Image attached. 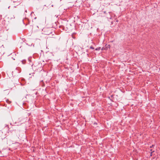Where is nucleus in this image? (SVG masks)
I'll use <instances>...</instances> for the list:
<instances>
[{"mask_svg": "<svg viewBox=\"0 0 160 160\" xmlns=\"http://www.w3.org/2000/svg\"><path fill=\"white\" fill-rule=\"evenodd\" d=\"M42 31L44 34L45 35H49L52 33V31L50 28H44L42 29Z\"/></svg>", "mask_w": 160, "mask_h": 160, "instance_id": "1", "label": "nucleus"}, {"mask_svg": "<svg viewBox=\"0 0 160 160\" xmlns=\"http://www.w3.org/2000/svg\"><path fill=\"white\" fill-rule=\"evenodd\" d=\"M15 126V125L14 126ZM8 128V131L10 132H12L13 131H15V128L14 127V126L12 125V126L10 128H9L8 126H7Z\"/></svg>", "mask_w": 160, "mask_h": 160, "instance_id": "2", "label": "nucleus"}, {"mask_svg": "<svg viewBox=\"0 0 160 160\" xmlns=\"http://www.w3.org/2000/svg\"><path fill=\"white\" fill-rule=\"evenodd\" d=\"M21 71V69L20 68L18 67H17L14 72L16 73H19Z\"/></svg>", "mask_w": 160, "mask_h": 160, "instance_id": "3", "label": "nucleus"}, {"mask_svg": "<svg viewBox=\"0 0 160 160\" xmlns=\"http://www.w3.org/2000/svg\"><path fill=\"white\" fill-rule=\"evenodd\" d=\"M90 48L92 49H94V47L92 46H91L90 47Z\"/></svg>", "mask_w": 160, "mask_h": 160, "instance_id": "4", "label": "nucleus"}, {"mask_svg": "<svg viewBox=\"0 0 160 160\" xmlns=\"http://www.w3.org/2000/svg\"><path fill=\"white\" fill-rule=\"evenodd\" d=\"M22 62L23 64H25L26 62L25 61H22Z\"/></svg>", "mask_w": 160, "mask_h": 160, "instance_id": "5", "label": "nucleus"}, {"mask_svg": "<svg viewBox=\"0 0 160 160\" xmlns=\"http://www.w3.org/2000/svg\"><path fill=\"white\" fill-rule=\"evenodd\" d=\"M100 49V48H96V50H99Z\"/></svg>", "mask_w": 160, "mask_h": 160, "instance_id": "6", "label": "nucleus"}, {"mask_svg": "<svg viewBox=\"0 0 160 160\" xmlns=\"http://www.w3.org/2000/svg\"><path fill=\"white\" fill-rule=\"evenodd\" d=\"M52 35L53 36H55V35L54 34H52ZM52 38H54L55 37L54 36H53V37H52Z\"/></svg>", "mask_w": 160, "mask_h": 160, "instance_id": "7", "label": "nucleus"}, {"mask_svg": "<svg viewBox=\"0 0 160 160\" xmlns=\"http://www.w3.org/2000/svg\"><path fill=\"white\" fill-rule=\"evenodd\" d=\"M12 58V59H13V60H15V59H14V58Z\"/></svg>", "mask_w": 160, "mask_h": 160, "instance_id": "8", "label": "nucleus"}, {"mask_svg": "<svg viewBox=\"0 0 160 160\" xmlns=\"http://www.w3.org/2000/svg\"><path fill=\"white\" fill-rule=\"evenodd\" d=\"M153 145H152V146H151V147H151V148H152V147H153Z\"/></svg>", "mask_w": 160, "mask_h": 160, "instance_id": "9", "label": "nucleus"}, {"mask_svg": "<svg viewBox=\"0 0 160 160\" xmlns=\"http://www.w3.org/2000/svg\"><path fill=\"white\" fill-rule=\"evenodd\" d=\"M72 38H75L74 37H73V36H72Z\"/></svg>", "mask_w": 160, "mask_h": 160, "instance_id": "10", "label": "nucleus"}]
</instances>
